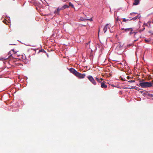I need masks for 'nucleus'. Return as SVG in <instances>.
Returning a JSON list of instances; mask_svg holds the SVG:
<instances>
[{"mask_svg": "<svg viewBox=\"0 0 153 153\" xmlns=\"http://www.w3.org/2000/svg\"><path fill=\"white\" fill-rule=\"evenodd\" d=\"M145 28V27H143L142 30H140L138 31V32H139L140 33L141 32L143 31L144 29Z\"/></svg>", "mask_w": 153, "mask_h": 153, "instance_id": "6ab92c4d", "label": "nucleus"}, {"mask_svg": "<svg viewBox=\"0 0 153 153\" xmlns=\"http://www.w3.org/2000/svg\"><path fill=\"white\" fill-rule=\"evenodd\" d=\"M69 6L67 4H65L62 6V8H63L64 10L65 9L68 8Z\"/></svg>", "mask_w": 153, "mask_h": 153, "instance_id": "f8f14e48", "label": "nucleus"}, {"mask_svg": "<svg viewBox=\"0 0 153 153\" xmlns=\"http://www.w3.org/2000/svg\"><path fill=\"white\" fill-rule=\"evenodd\" d=\"M85 19H81V20L82 21H83L82 20Z\"/></svg>", "mask_w": 153, "mask_h": 153, "instance_id": "cd10ccee", "label": "nucleus"}, {"mask_svg": "<svg viewBox=\"0 0 153 153\" xmlns=\"http://www.w3.org/2000/svg\"><path fill=\"white\" fill-rule=\"evenodd\" d=\"M117 20H118V18H117Z\"/></svg>", "mask_w": 153, "mask_h": 153, "instance_id": "2f4dec72", "label": "nucleus"}, {"mask_svg": "<svg viewBox=\"0 0 153 153\" xmlns=\"http://www.w3.org/2000/svg\"><path fill=\"white\" fill-rule=\"evenodd\" d=\"M101 80H103V79H101Z\"/></svg>", "mask_w": 153, "mask_h": 153, "instance_id": "7c9ffc66", "label": "nucleus"}, {"mask_svg": "<svg viewBox=\"0 0 153 153\" xmlns=\"http://www.w3.org/2000/svg\"><path fill=\"white\" fill-rule=\"evenodd\" d=\"M125 29H124V28H122L121 29V30H125Z\"/></svg>", "mask_w": 153, "mask_h": 153, "instance_id": "bb28decb", "label": "nucleus"}, {"mask_svg": "<svg viewBox=\"0 0 153 153\" xmlns=\"http://www.w3.org/2000/svg\"><path fill=\"white\" fill-rule=\"evenodd\" d=\"M150 97H153V94H150Z\"/></svg>", "mask_w": 153, "mask_h": 153, "instance_id": "a878e982", "label": "nucleus"}, {"mask_svg": "<svg viewBox=\"0 0 153 153\" xmlns=\"http://www.w3.org/2000/svg\"><path fill=\"white\" fill-rule=\"evenodd\" d=\"M137 14V13H131V15H132V14Z\"/></svg>", "mask_w": 153, "mask_h": 153, "instance_id": "b1692460", "label": "nucleus"}, {"mask_svg": "<svg viewBox=\"0 0 153 153\" xmlns=\"http://www.w3.org/2000/svg\"><path fill=\"white\" fill-rule=\"evenodd\" d=\"M128 20H130V19H125V18H123V22H126L127 21H128Z\"/></svg>", "mask_w": 153, "mask_h": 153, "instance_id": "f3484780", "label": "nucleus"}, {"mask_svg": "<svg viewBox=\"0 0 153 153\" xmlns=\"http://www.w3.org/2000/svg\"><path fill=\"white\" fill-rule=\"evenodd\" d=\"M128 88L131 89V88Z\"/></svg>", "mask_w": 153, "mask_h": 153, "instance_id": "c756f323", "label": "nucleus"}, {"mask_svg": "<svg viewBox=\"0 0 153 153\" xmlns=\"http://www.w3.org/2000/svg\"><path fill=\"white\" fill-rule=\"evenodd\" d=\"M86 20H88L90 21H92L93 20L92 18H91L90 19H85L82 20V21H85Z\"/></svg>", "mask_w": 153, "mask_h": 153, "instance_id": "2eb2a0df", "label": "nucleus"}, {"mask_svg": "<svg viewBox=\"0 0 153 153\" xmlns=\"http://www.w3.org/2000/svg\"><path fill=\"white\" fill-rule=\"evenodd\" d=\"M140 0H134V2L133 3V5H136L140 3Z\"/></svg>", "mask_w": 153, "mask_h": 153, "instance_id": "1a4fd4ad", "label": "nucleus"}, {"mask_svg": "<svg viewBox=\"0 0 153 153\" xmlns=\"http://www.w3.org/2000/svg\"><path fill=\"white\" fill-rule=\"evenodd\" d=\"M145 41L146 42H149V40L148 39H145Z\"/></svg>", "mask_w": 153, "mask_h": 153, "instance_id": "4be33fe9", "label": "nucleus"}, {"mask_svg": "<svg viewBox=\"0 0 153 153\" xmlns=\"http://www.w3.org/2000/svg\"><path fill=\"white\" fill-rule=\"evenodd\" d=\"M87 78L94 85H96V82L95 81L94 79L91 76H87Z\"/></svg>", "mask_w": 153, "mask_h": 153, "instance_id": "7ed1b4c3", "label": "nucleus"}, {"mask_svg": "<svg viewBox=\"0 0 153 153\" xmlns=\"http://www.w3.org/2000/svg\"><path fill=\"white\" fill-rule=\"evenodd\" d=\"M127 78L128 79H130L131 78L129 76H127Z\"/></svg>", "mask_w": 153, "mask_h": 153, "instance_id": "393cba45", "label": "nucleus"}, {"mask_svg": "<svg viewBox=\"0 0 153 153\" xmlns=\"http://www.w3.org/2000/svg\"><path fill=\"white\" fill-rule=\"evenodd\" d=\"M76 76L79 79H83L84 78L85 75V74H81L78 72Z\"/></svg>", "mask_w": 153, "mask_h": 153, "instance_id": "20e7f679", "label": "nucleus"}, {"mask_svg": "<svg viewBox=\"0 0 153 153\" xmlns=\"http://www.w3.org/2000/svg\"><path fill=\"white\" fill-rule=\"evenodd\" d=\"M95 79L99 83L102 82H101L100 81V79L96 77Z\"/></svg>", "mask_w": 153, "mask_h": 153, "instance_id": "dca6fc26", "label": "nucleus"}, {"mask_svg": "<svg viewBox=\"0 0 153 153\" xmlns=\"http://www.w3.org/2000/svg\"><path fill=\"white\" fill-rule=\"evenodd\" d=\"M128 82H129L132 83L135 82V80H129L128 81Z\"/></svg>", "mask_w": 153, "mask_h": 153, "instance_id": "aec40b11", "label": "nucleus"}, {"mask_svg": "<svg viewBox=\"0 0 153 153\" xmlns=\"http://www.w3.org/2000/svg\"><path fill=\"white\" fill-rule=\"evenodd\" d=\"M138 18H139V16H135V17H134L131 19H130V20H134L137 19Z\"/></svg>", "mask_w": 153, "mask_h": 153, "instance_id": "4468645a", "label": "nucleus"}, {"mask_svg": "<svg viewBox=\"0 0 153 153\" xmlns=\"http://www.w3.org/2000/svg\"><path fill=\"white\" fill-rule=\"evenodd\" d=\"M139 85L143 88L150 87L152 86V83L151 82H140L139 83Z\"/></svg>", "mask_w": 153, "mask_h": 153, "instance_id": "f257e3e1", "label": "nucleus"}, {"mask_svg": "<svg viewBox=\"0 0 153 153\" xmlns=\"http://www.w3.org/2000/svg\"><path fill=\"white\" fill-rule=\"evenodd\" d=\"M69 71L71 72L75 76L78 73V72L76 71L73 68H71L69 69Z\"/></svg>", "mask_w": 153, "mask_h": 153, "instance_id": "0eeeda50", "label": "nucleus"}, {"mask_svg": "<svg viewBox=\"0 0 153 153\" xmlns=\"http://www.w3.org/2000/svg\"><path fill=\"white\" fill-rule=\"evenodd\" d=\"M3 22H4V21H3Z\"/></svg>", "mask_w": 153, "mask_h": 153, "instance_id": "72a5a7b5", "label": "nucleus"}, {"mask_svg": "<svg viewBox=\"0 0 153 153\" xmlns=\"http://www.w3.org/2000/svg\"><path fill=\"white\" fill-rule=\"evenodd\" d=\"M108 24H107L103 29V30L104 31V32L105 33L107 31V28H108Z\"/></svg>", "mask_w": 153, "mask_h": 153, "instance_id": "9b49d317", "label": "nucleus"}, {"mask_svg": "<svg viewBox=\"0 0 153 153\" xmlns=\"http://www.w3.org/2000/svg\"><path fill=\"white\" fill-rule=\"evenodd\" d=\"M12 51H10L9 52L8 55H9V56L7 58H3V59L4 60L6 59H7L8 57H10V56H12L13 58V54L12 53Z\"/></svg>", "mask_w": 153, "mask_h": 153, "instance_id": "9d476101", "label": "nucleus"}, {"mask_svg": "<svg viewBox=\"0 0 153 153\" xmlns=\"http://www.w3.org/2000/svg\"><path fill=\"white\" fill-rule=\"evenodd\" d=\"M130 30H133L132 28H126V29H125V31L126 32L129 31Z\"/></svg>", "mask_w": 153, "mask_h": 153, "instance_id": "ddd939ff", "label": "nucleus"}, {"mask_svg": "<svg viewBox=\"0 0 153 153\" xmlns=\"http://www.w3.org/2000/svg\"><path fill=\"white\" fill-rule=\"evenodd\" d=\"M111 85L113 87H114V85Z\"/></svg>", "mask_w": 153, "mask_h": 153, "instance_id": "c85d7f7f", "label": "nucleus"}, {"mask_svg": "<svg viewBox=\"0 0 153 153\" xmlns=\"http://www.w3.org/2000/svg\"><path fill=\"white\" fill-rule=\"evenodd\" d=\"M152 82H153V80L152 81Z\"/></svg>", "mask_w": 153, "mask_h": 153, "instance_id": "f704fd0d", "label": "nucleus"}, {"mask_svg": "<svg viewBox=\"0 0 153 153\" xmlns=\"http://www.w3.org/2000/svg\"><path fill=\"white\" fill-rule=\"evenodd\" d=\"M130 32L129 33L130 35H131L133 33H134V32H132V30H130Z\"/></svg>", "mask_w": 153, "mask_h": 153, "instance_id": "412c9836", "label": "nucleus"}, {"mask_svg": "<svg viewBox=\"0 0 153 153\" xmlns=\"http://www.w3.org/2000/svg\"><path fill=\"white\" fill-rule=\"evenodd\" d=\"M69 0H62V1L65 2H67V1H68Z\"/></svg>", "mask_w": 153, "mask_h": 153, "instance_id": "5701e85b", "label": "nucleus"}, {"mask_svg": "<svg viewBox=\"0 0 153 153\" xmlns=\"http://www.w3.org/2000/svg\"><path fill=\"white\" fill-rule=\"evenodd\" d=\"M12 51H13V52H14V50H13Z\"/></svg>", "mask_w": 153, "mask_h": 153, "instance_id": "473e14b6", "label": "nucleus"}, {"mask_svg": "<svg viewBox=\"0 0 153 153\" xmlns=\"http://www.w3.org/2000/svg\"><path fill=\"white\" fill-rule=\"evenodd\" d=\"M69 6H71L72 7H74V5L70 2L69 3Z\"/></svg>", "mask_w": 153, "mask_h": 153, "instance_id": "a211bd4d", "label": "nucleus"}, {"mask_svg": "<svg viewBox=\"0 0 153 153\" xmlns=\"http://www.w3.org/2000/svg\"><path fill=\"white\" fill-rule=\"evenodd\" d=\"M101 87L102 88H107V85H105L104 83L102 82L101 83Z\"/></svg>", "mask_w": 153, "mask_h": 153, "instance_id": "6e6552de", "label": "nucleus"}, {"mask_svg": "<svg viewBox=\"0 0 153 153\" xmlns=\"http://www.w3.org/2000/svg\"><path fill=\"white\" fill-rule=\"evenodd\" d=\"M63 10L64 9L62 8V7H58L57 9L55 10L54 11V13L56 14L59 15L60 11Z\"/></svg>", "mask_w": 153, "mask_h": 153, "instance_id": "423d86ee", "label": "nucleus"}, {"mask_svg": "<svg viewBox=\"0 0 153 153\" xmlns=\"http://www.w3.org/2000/svg\"><path fill=\"white\" fill-rule=\"evenodd\" d=\"M134 37L137 39L136 40H135L134 41L135 42L137 41L138 40V39L140 38H141V36L140 34H139L138 33V32H134Z\"/></svg>", "mask_w": 153, "mask_h": 153, "instance_id": "39448f33", "label": "nucleus"}, {"mask_svg": "<svg viewBox=\"0 0 153 153\" xmlns=\"http://www.w3.org/2000/svg\"><path fill=\"white\" fill-rule=\"evenodd\" d=\"M123 49V46L122 45V44L120 43H117L116 45V47L115 48V50L117 51H120V50H122Z\"/></svg>", "mask_w": 153, "mask_h": 153, "instance_id": "f03ea898", "label": "nucleus"}]
</instances>
